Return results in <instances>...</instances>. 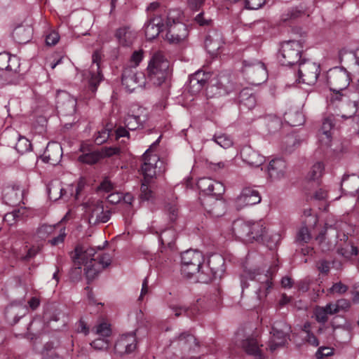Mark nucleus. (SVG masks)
<instances>
[{"label":"nucleus","instance_id":"obj_1","mask_svg":"<svg viewBox=\"0 0 359 359\" xmlns=\"http://www.w3.org/2000/svg\"><path fill=\"white\" fill-rule=\"evenodd\" d=\"M142 158L143 164L141 169L145 182L142 184L140 197L142 201H149L153 198V192L146 183H149L158 172H164V170H161V166L158 165V163L162 165L163 162L160 161L158 155L152 154L151 147L146 150Z\"/></svg>","mask_w":359,"mask_h":359},{"label":"nucleus","instance_id":"obj_2","mask_svg":"<svg viewBox=\"0 0 359 359\" xmlns=\"http://www.w3.org/2000/svg\"><path fill=\"white\" fill-rule=\"evenodd\" d=\"M181 16L182 12L179 9H172L167 13L165 39L170 44L182 43L189 36L187 26L180 21Z\"/></svg>","mask_w":359,"mask_h":359},{"label":"nucleus","instance_id":"obj_3","mask_svg":"<svg viewBox=\"0 0 359 359\" xmlns=\"http://www.w3.org/2000/svg\"><path fill=\"white\" fill-rule=\"evenodd\" d=\"M147 72L146 80L154 86H160L170 76V62L161 53H155L149 62Z\"/></svg>","mask_w":359,"mask_h":359},{"label":"nucleus","instance_id":"obj_4","mask_svg":"<svg viewBox=\"0 0 359 359\" xmlns=\"http://www.w3.org/2000/svg\"><path fill=\"white\" fill-rule=\"evenodd\" d=\"M232 231L238 238L245 242H252L262 239L266 233V227L262 220L245 222L239 219L233 222Z\"/></svg>","mask_w":359,"mask_h":359},{"label":"nucleus","instance_id":"obj_5","mask_svg":"<svg viewBox=\"0 0 359 359\" xmlns=\"http://www.w3.org/2000/svg\"><path fill=\"white\" fill-rule=\"evenodd\" d=\"M169 345L180 351V359H200L194 355L200 350V343L189 330L183 331L171 339Z\"/></svg>","mask_w":359,"mask_h":359},{"label":"nucleus","instance_id":"obj_6","mask_svg":"<svg viewBox=\"0 0 359 359\" xmlns=\"http://www.w3.org/2000/svg\"><path fill=\"white\" fill-rule=\"evenodd\" d=\"M203 261V254L197 250L189 249L183 252L181 254L182 273L187 278L196 273L201 277L204 273Z\"/></svg>","mask_w":359,"mask_h":359},{"label":"nucleus","instance_id":"obj_7","mask_svg":"<svg viewBox=\"0 0 359 359\" xmlns=\"http://www.w3.org/2000/svg\"><path fill=\"white\" fill-rule=\"evenodd\" d=\"M303 44L299 41L289 40L281 44L278 55L279 62L284 66H292L302 60Z\"/></svg>","mask_w":359,"mask_h":359},{"label":"nucleus","instance_id":"obj_8","mask_svg":"<svg viewBox=\"0 0 359 359\" xmlns=\"http://www.w3.org/2000/svg\"><path fill=\"white\" fill-rule=\"evenodd\" d=\"M290 327L285 322H276L270 332L271 337L268 342V346L271 352L285 346L290 339L289 333Z\"/></svg>","mask_w":359,"mask_h":359},{"label":"nucleus","instance_id":"obj_9","mask_svg":"<svg viewBox=\"0 0 359 359\" xmlns=\"http://www.w3.org/2000/svg\"><path fill=\"white\" fill-rule=\"evenodd\" d=\"M244 272L250 279L255 278L257 276H259L257 280L259 285L255 292L259 301L264 300L273 289V284L271 273L267 271L266 273L262 275L257 268L251 266L248 268L247 266H245Z\"/></svg>","mask_w":359,"mask_h":359},{"label":"nucleus","instance_id":"obj_10","mask_svg":"<svg viewBox=\"0 0 359 359\" xmlns=\"http://www.w3.org/2000/svg\"><path fill=\"white\" fill-rule=\"evenodd\" d=\"M95 249L86 245H77L74 252H71V257L74 263L73 273L81 276V266L88 265L95 262Z\"/></svg>","mask_w":359,"mask_h":359},{"label":"nucleus","instance_id":"obj_11","mask_svg":"<svg viewBox=\"0 0 359 359\" xmlns=\"http://www.w3.org/2000/svg\"><path fill=\"white\" fill-rule=\"evenodd\" d=\"M243 74L248 81L252 85H259L265 82L268 73L265 65L259 61L253 63L244 62Z\"/></svg>","mask_w":359,"mask_h":359},{"label":"nucleus","instance_id":"obj_12","mask_svg":"<svg viewBox=\"0 0 359 359\" xmlns=\"http://www.w3.org/2000/svg\"><path fill=\"white\" fill-rule=\"evenodd\" d=\"M320 72V65L307 60H302L299 63L298 77L299 82L309 86L314 85Z\"/></svg>","mask_w":359,"mask_h":359},{"label":"nucleus","instance_id":"obj_13","mask_svg":"<svg viewBox=\"0 0 359 359\" xmlns=\"http://www.w3.org/2000/svg\"><path fill=\"white\" fill-rule=\"evenodd\" d=\"M203 276L198 277L203 282H209L214 279L221 278L224 271V259L219 255L210 256L208 261Z\"/></svg>","mask_w":359,"mask_h":359},{"label":"nucleus","instance_id":"obj_14","mask_svg":"<svg viewBox=\"0 0 359 359\" xmlns=\"http://www.w3.org/2000/svg\"><path fill=\"white\" fill-rule=\"evenodd\" d=\"M327 84L330 90L339 92L345 89L349 84V76L344 68L335 67L327 73Z\"/></svg>","mask_w":359,"mask_h":359},{"label":"nucleus","instance_id":"obj_15","mask_svg":"<svg viewBox=\"0 0 359 359\" xmlns=\"http://www.w3.org/2000/svg\"><path fill=\"white\" fill-rule=\"evenodd\" d=\"M201 204L207 214L212 217L222 216L226 210V204L222 199V196L215 195L203 196L201 198Z\"/></svg>","mask_w":359,"mask_h":359},{"label":"nucleus","instance_id":"obj_16","mask_svg":"<svg viewBox=\"0 0 359 359\" xmlns=\"http://www.w3.org/2000/svg\"><path fill=\"white\" fill-rule=\"evenodd\" d=\"M146 78L143 73L137 72L136 69L126 67L122 74V84L129 92H133L137 87L145 85Z\"/></svg>","mask_w":359,"mask_h":359},{"label":"nucleus","instance_id":"obj_17","mask_svg":"<svg viewBox=\"0 0 359 359\" xmlns=\"http://www.w3.org/2000/svg\"><path fill=\"white\" fill-rule=\"evenodd\" d=\"M259 192L252 187H245L235 201L236 207L240 210L245 206L253 205L260 203Z\"/></svg>","mask_w":359,"mask_h":359},{"label":"nucleus","instance_id":"obj_18","mask_svg":"<svg viewBox=\"0 0 359 359\" xmlns=\"http://www.w3.org/2000/svg\"><path fill=\"white\" fill-rule=\"evenodd\" d=\"M137 337L135 332L121 335L116 341L114 350L119 355L129 354L137 348Z\"/></svg>","mask_w":359,"mask_h":359},{"label":"nucleus","instance_id":"obj_19","mask_svg":"<svg viewBox=\"0 0 359 359\" xmlns=\"http://www.w3.org/2000/svg\"><path fill=\"white\" fill-rule=\"evenodd\" d=\"M197 186L198 189L204 193V196L215 195L220 196H222L225 191V188L222 183L208 177L199 179L197 182Z\"/></svg>","mask_w":359,"mask_h":359},{"label":"nucleus","instance_id":"obj_20","mask_svg":"<svg viewBox=\"0 0 359 359\" xmlns=\"http://www.w3.org/2000/svg\"><path fill=\"white\" fill-rule=\"evenodd\" d=\"M88 222L90 225H97L100 223L108 222L111 217L109 210H104L102 202L97 201L90 206Z\"/></svg>","mask_w":359,"mask_h":359},{"label":"nucleus","instance_id":"obj_21","mask_svg":"<svg viewBox=\"0 0 359 359\" xmlns=\"http://www.w3.org/2000/svg\"><path fill=\"white\" fill-rule=\"evenodd\" d=\"M223 43L222 34L216 29L210 30L205 40V48L212 56H216L218 54Z\"/></svg>","mask_w":359,"mask_h":359},{"label":"nucleus","instance_id":"obj_22","mask_svg":"<svg viewBox=\"0 0 359 359\" xmlns=\"http://www.w3.org/2000/svg\"><path fill=\"white\" fill-rule=\"evenodd\" d=\"M210 77L208 72L201 70L197 71L189 77V90L191 94H197L202 89L206 87L208 81Z\"/></svg>","mask_w":359,"mask_h":359},{"label":"nucleus","instance_id":"obj_23","mask_svg":"<svg viewBox=\"0 0 359 359\" xmlns=\"http://www.w3.org/2000/svg\"><path fill=\"white\" fill-rule=\"evenodd\" d=\"M62 156V149L57 142H49L43 152L42 159L53 165L59 163Z\"/></svg>","mask_w":359,"mask_h":359},{"label":"nucleus","instance_id":"obj_24","mask_svg":"<svg viewBox=\"0 0 359 359\" xmlns=\"http://www.w3.org/2000/svg\"><path fill=\"white\" fill-rule=\"evenodd\" d=\"M163 20L164 19L161 16L156 15L145 24L144 32L147 40L154 39L163 30V27H165Z\"/></svg>","mask_w":359,"mask_h":359},{"label":"nucleus","instance_id":"obj_25","mask_svg":"<svg viewBox=\"0 0 359 359\" xmlns=\"http://www.w3.org/2000/svg\"><path fill=\"white\" fill-rule=\"evenodd\" d=\"M57 108L64 114H72L75 111L76 100L65 91H58L56 97Z\"/></svg>","mask_w":359,"mask_h":359},{"label":"nucleus","instance_id":"obj_26","mask_svg":"<svg viewBox=\"0 0 359 359\" xmlns=\"http://www.w3.org/2000/svg\"><path fill=\"white\" fill-rule=\"evenodd\" d=\"M287 170L286 162L282 158H275L269 162L268 173L269 177L276 180L285 177Z\"/></svg>","mask_w":359,"mask_h":359},{"label":"nucleus","instance_id":"obj_27","mask_svg":"<svg viewBox=\"0 0 359 359\" xmlns=\"http://www.w3.org/2000/svg\"><path fill=\"white\" fill-rule=\"evenodd\" d=\"M242 160L250 166L259 167L264 163V157L250 146H245L241 150Z\"/></svg>","mask_w":359,"mask_h":359},{"label":"nucleus","instance_id":"obj_28","mask_svg":"<svg viewBox=\"0 0 359 359\" xmlns=\"http://www.w3.org/2000/svg\"><path fill=\"white\" fill-rule=\"evenodd\" d=\"M242 348L248 355H254L257 359H264L259 348V342L257 337L248 336L241 342Z\"/></svg>","mask_w":359,"mask_h":359},{"label":"nucleus","instance_id":"obj_29","mask_svg":"<svg viewBox=\"0 0 359 359\" xmlns=\"http://www.w3.org/2000/svg\"><path fill=\"white\" fill-rule=\"evenodd\" d=\"M238 99L241 110H251L257 104V97L252 90L248 88H243L239 93Z\"/></svg>","mask_w":359,"mask_h":359},{"label":"nucleus","instance_id":"obj_30","mask_svg":"<svg viewBox=\"0 0 359 359\" xmlns=\"http://www.w3.org/2000/svg\"><path fill=\"white\" fill-rule=\"evenodd\" d=\"M99 56L96 53L93 55V62L89 69V83L93 88V91L96 90L97 86L103 79L101 74L100 63L98 62Z\"/></svg>","mask_w":359,"mask_h":359},{"label":"nucleus","instance_id":"obj_31","mask_svg":"<svg viewBox=\"0 0 359 359\" xmlns=\"http://www.w3.org/2000/svg\"><path fill=\"white\" fill-rule=\"evenodd\" d=\"M19 68L20 62L15 56L6 52L0 53V70L18 73Z\"/></svg>","mask_w":359,"mask_h":359},{"label":"nucleus","instance_id":"obj_32","mask_svg":"<svg viewBox=\"0 0 359 359\" xmlns=\"http://www.w3.org/2000/svg\"><path fill=\"white\" fill-rule=\"evenodd\" d=\"M80 150L83 154L78 157L79 162L93 165L102 159V156L100 154L99 151H92L88 145H81Z\"/></svg>","mask_w":359,"mask_h":359},{"label":"nucleus","instance_id":"obj_33","mask_svg":"<svg viewBox=\"0 0 359 359\" xmlns=\"http://www.w3.org/2000/svg\"><path fill=\"white\" fill-rule=\"evenodd\" d=\"M33 29L29 25H20L13 32V38L18 43H27L31 41Z\"/></svg>","mask_w":359,"mask_h":359},{"label":"nucleus","instance_id":"obj_34","mask_svg":"<svg viewBox=\"0 0 359 359\" xmlns=\"http://www.w3.org/2000/svg\"><path fill=\"white\" fill-rule=\"evenodd\" d=\"M22 191L15 187H8L4 191L3 200L11 206H15L22 201Z\"/></svg>","mask_w":359,"mask_h":359},{"label":"nucleus","instance_id":"obj_35","mask_svg":"<svg viewBox=\"0 0 359 359\" xmlns=\"http://www.w3.org/2000/svg\"><path fill=\"white\" fill-rule=\"evenodd\" d=\"M116 37L120 44L124 46H129L136 38V34L130 27H123L116 30Z\"/></svg>","mask_w":359,"mask_h":359},{"label":"nucleus","instance_id":"obj_36","mask_svg":"<svg viewBox=\"0 0 359 359\" xmlns=\"http://www.w3.org/2000/svg\"><path fill=\"white\" fill-rule=\"evenodd\" d=\"M27 309L21 306L11 304L6 309L5 315L7 320L12 324H16L26 313Z\"/></svg>","mask_w":359,"mask_h":359},{"label":"nucleus","instance_id":"obj_37","mask_svg":"<svg viewBox=\"0 0 359 359\" xmlns=\"http://www.w3.org/2000/svg\"><path fill=\"white\" fill-rule=\"evenodd\" d=\"M341 188L344 193L353 195L359 189V177L355 175L344 177Z\"/></svg>","mask_w":359,"mask_h":359},{"label":"nucleus","instance_id":"obj_38","mask_svg":"<svg viewBox=\"0 0 359 359\" xmlns=\"http://www.w3.org/2000/svg\"><path fill=\"white\" fill-rule=\"evenodd\" d=\"M333 126L332 121L330 118H326L324 119L319 130V140L326 145H328L331 142Z\"/></svg>","mask_w":359,"mask_h":359},{"label":"nucleus","instance_id":"obj_39","mask_svg":"<svg viewBox=\"0 0 359 359\" xmlns=\"http://www.w3.org/2000/svg\"><path fill=\"white\" fill-rule=\"evenodd\" d=\"M146 121L144 116L128 114L124 118L125 126L130 130H135L143 126Z\"/></svg>","mask_w":359,"mask_h":359},{"label":"nucleus","instance_id":"obj_40","mask_svg":"<svg viewBox=\"0 0 359 359\" xmlns=\"http://www.w3.org/2000/svg\"><path fill=\"white\" fill-rule=\"evenodd\" d=\"M284 118L292 127L304 123V118L302 112L298 111H289L285 113Z\"/></svg>","mask_w":359,"mask_h":359},{"label":"nucleus","instance_id":"obj_41","mask_svg":"<svg viewBox=\"0 0 359 359\" xmlns=\"http://www.w3.org/2000/svg\"><path fill=\"white\" fill-rule=\"evenodd\" d=\"M165 212L168 215L169 222H175L180 217V210L176 202L168 203L165 206Z\"/></svg>","mask_w":359,"mask_h":359},{"label":"nucleus","instance_id":"obj_42","mask_svg":"<svg viewBox=\"0 0 359 359\" xmlns=\"http://www.w3.org/2000/svg\"><path fill=\"white\" fill-rule=\"evenodd\" d=\"M57 227H59V224L55 225L42 224L38 228L36 235L39 238L45 240L53 234Z\"/></svg>","mask_w":359,"mask_h":359},{"label":"nucleus","instance_id":"obj_43","mask_svg":"<svg viewBox=\"0 0 359 359\" xmlns=\"http://www.w3.org/2000/svg\"><path fill=\"white\" fill-rule=\"evenodd\" d=\"M324 170L323 163L317 162L315 163L307 175V179L310 181L318 180L323 175Z\"/></svg>","mask_w":359,"mask_h":359},{"label":"nucleus","instance_id":"obj_44","mask_svg":"<svg viewBox=\"0 0 359 359\" xmlns=\"http://www.w3.org/2000/svg\"><path fill=\"white\" fill-rule=\"evenodd\" d=\"M265 122L268 130L271 133H275L281 128V121L276 116H269L266 118Z\"/></svg>","mask_w":359,"mask_h":359},{"label":"nucleus","instance_id":"obj_45","mask_svg":"<svg viewBox=\"0 0 359 359\" xmlns=\"http://www.w3.org/2000/svg\"><path fill=\"white\" fill-rule=\"evenodd\" d=\"M311 236L307 226H303L297 232L295 241L299 245H304L310 241Z\"/></svg>","mask_w":359,"mask_h":359},{"label":"nucleus","instance_id":"obj_46","mask_svg":"<svg viewBox=\"0 0 359 359\" xmlns=\"http://www.w3.org/2000/svg\"><path fill=\"white\" fill-rule=\"evenodd\" d=\"M316 240L318 243L319 248L323 252L331 250L337 243L336 239H334L333 241L327 240V238H325V236L323 235L318 234Z\"/></svg>","mask_w":359,"mask_h":359},{"label":"nucleus","instance_id":"obj_47","mask_svg":"<svg viewBox=\"0 0 359 359\" xmlns=\"http://www.w3.org/2000/svg\"><path fill=\"white\" fill-rule=\"evenodd\" d=\"M303 13V11L297 7L292 8L287 11V12L282 14L281 20L283 22H288L301 17Z\"/></svg>","mask_w":359,"mask_h":359},{"label":"nucleus","instance_id":"obj_48","mask_svg":"<svg viewBox=\"0 0 359 359\" xmlns=\"http://www.w3.org/2000/svg\"><path fill=\"white\" fill-rule=\"evenodd\" d=\"M32 144L28 139L25 137H20L15 144V149L20 154H24L31 150Z\"/></svg>","mask_w":359,"mask_h":359},{"label":"nucleus","instance_id":"obj_49","mask_svg":"<svg viewBox=\"0 0 359 359\" xmlns=\"http://www.w3.org/2000/svg\"><path fill=\"white\" fill-rule=\"evenodd\" d=\"M85 266H86V268L85 269V273L86 278L88 279V283H89L90 281L94 280L95 276L100 272L101 269L98 266H97V265L95 263H91L90 264Z\"/></svg>","mask_w":359,"mask_h":359},{"label":"nucleus","instance_id":"obj_50","mask_svg":"<svg viewBox=\"0 0 359 359\" xmlns=\"http://www.w3.org/2000/svg\"><path fill=\"white\" fill-rule=\"evenodd\" d=\"M214 140L217 144L224 149L229 148L233 144L231 138L226 134L215 135Z\"/></svg>","mask_w":359,"mask_h":359},{"label":"nucleus","instance_id":"obj_51","mask_svg":"<svg viewBox=\"0 0 359 359\" xmlns=\"http://www.w3.org/2000/svg\"><path fill=\"white\" fill-rule=\"evenodd\" d=\"M40 250L41 248L39 246H32L27 249L25 255H19L17 258L23 262H29L36 257V255L39 253Z\"/></svg>","mask_w":359,"mask_h":359},{"label":"nucleus","instance_id":"obj_52","mask_svg":"<svg viewBox=\"0 0 359 359\" xmlns=\"http://www.w3.org/2000/svg\"><path fill=\"white\" fill-rule=\"evenodd\" d=\"M319 235L325 236V238L327 240L333 241L334 239L337 240L338 231L335 227L332 225L325 224V229L322 231ZM337 241H336L337 242Z\"/></svg>","mask_w":359,"mask_h":359},{"label":"nucleus","instance_id":"obj_53","mask_svg":"<svg viewBox=\"0 0 359 359\" xmlns=\"http://www.w3.org/2000/svg\"><path fill=\"white\" fill-rule=\"evenodd\" d=\"M314 316L316 321L325 324L328 320L327 314L323 306H316L314 309Z\"/></svg>","mask_w":359,"mask_h":359},{"label":"nucleus","instance_id":"obj_54","mask_svg":"<svg viewBox=\"0 0 359 359\" xmlns=\"http://www.w3.org/2000/svg\"><path fill=\"white\" fill-rule=\"evenodd\" d=\"M110 130L107 128H103L101 130L98 131L95 137V142L97 145H101L103 143L106 142L108 138L109 137Z\"/></svg>","mask_w":359,"mask_h":359},{"label":"nucleus","instance_id":"obj_55","mask_svg":"<svg viewBox=\"0 0 359 359\" xmlns=\"http://www.w3.org/2000/svg\"><path fill=\"white\" fill-rule=\"evenodd\" d=\"M171 309L175 312L176 317H179L182 313H184L187 316L190 318L194 315V309L186 306H172Z\"/></svg>","mask_w":359,"mask_h":359},{"label":"nucleus","instance_id":"obj_56","mask_svg":"<svg viewBox=\"0 0 359 359\" xmlns=\"http://www.w3.org/2000/svg\"><path fill=\"white\" fill-rule=\"evenodd\" d=\"M93 263H95L100 269H103L110 265L111 258L109 255H103L102 256L99 255L95 258V262Z\"/></svg>","mask_w":359,"mask_h":359},{"label":"nucleus","instance_id":"obj_57","mask_svg":"<svg viewBox=\"0 0 359 359\" xmlns=\"http://www.w3.org/2000/svg\"><path fill=\"white\" fill-rule=\"evenodd\" d=\"M111 332L110 325L107 323H102L96 326V334L98 335L107 337L111 334Z\"/></svg>","mask_w":359,"mask_h":359},{"label":"nucleus","instance_id":"obj_58","mask_svg":"<svg viewBox=\"0 0 359 359\" xmlns=\"http://www.w3.org/2000/svg\"><path fill=\"white\" fill-rule=\"evenodd\" d=\"M121 151L120 148L118 147H102L100 151H99L100 154L102 156V158L105 157H111L114 155L119 154Z\"/></svg>","mask_w":359,"mask_h":359},{"label":"nucleus","instance_id":"obj_59","mask_svg":"<svg viewBox=\"0 0 359 359\" xmlns=\"http://www.w3.org/2000/svg\"><path fill=\"white\" fill-rule=\"evenodd\" d=\"M245 7L250 10H257L265 3V0H244Z\"/></svg>","mask_w":359,"mask_h":359},{"label":"nucleus","instance_id":"obj_60","mask_svg":"<svg viewBox=\"0 0 359 359\" xmlns=\"http://www.w3.org/2000/svg\"><path fill=\"white\" fill-rule=\"evenodd\" d=\"M108 341L105 339L98 338L90 343V346L96 350H103L108 347Z\"/></svg>","mask_w":359,"mask_h":359},{"label":"nucleus","instance_id":"obj_61","mask_svg":"<svg viewBox=\"0 0 359 359\" xmlns=\"http://www.w3.org/2000/svg\"><path fill=\"white\" fill-rule=\"evenodd\" d=\"M66 237L65 228H62L60 230L58 236L53 238L48 241V243L51 245L55 246L64 242L65 238Z\"/></svg>","mask_w":359,"mask_h":359},{"label":"nucleus","instance_id":"obj_62","mask_svg":"<svg viewBox=\"0 0 359 359\" xmlns=\"http://www.w3.org/2000/svg\"><path fill=\"white\" fill-rule=\"evenodd\" d=\"M143 58L142 50L135 51L130 58V62L133 63V65L130 67L136 69V67L139 65Z\"/></svg>","mask_w":359,"mask_h":359},{"label":"nucleus","instance_id":"obj_63","mask_svg":"<svg viewBox=\"0 0 359 359\" xmlns=\"http://www.w3.org/2000/svg\"><path fill=\"white\" fill-rule=\"evenodd\" d=\"M60 39V36L56 32H51L46 37V43L48 46L55 45Z\"/></svg>","mask_w":359,"mask_h":359},{"label":"nucleus","instance_id":"obj_64","mask_svg":"<svg viewBox=\"0 0 359 359\" xmlns=\"http://www.w3.org/2000/svg\"><path fill=\"white\" fill-rule=\"evenodd\" d=\"M333 354V351L329 347H320L317 351L316 355L318 359H323L324 357Z\"/></svg>","mask_w":359,"mask_h":359}]
</instances>
